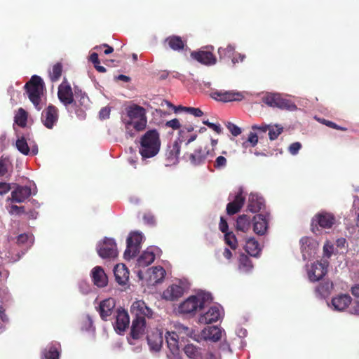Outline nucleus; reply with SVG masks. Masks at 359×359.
Returning a JSON list of instances; mask_svg holds the SVG:
<instances>
[{
  "instance_id": "obj_1",
  "label": "nucleus",
  "mask_w": 359,
  "mask_h": 359,
  "mask_svg": "<svg viewBox=\"0 0 359 359\" xmlns=\"http://www.w3.org/2000/svg\"><path fill=\"white\" fill-rule=\"evenodd\" d=\"M130 312L133 317L130 336L133 339H139L144 334L146 318H151L153 311L147 306L144 302L137 300L133 303L130 307Z\"/></svg>"
},
{
  "instance_id": "obj_2",
  "label": "nucleus",
  "mask_w": 359,
  "mask_h": 359,
  "mask_svg": "<svg viewBox=\"0 0 359 359\" xmlns=\"http://www.w3.org/2000/svg\"><path fill=\"white\" fill-rule=\"evenodd\" d=\"M140 144L139 153L142 158L155 156L159 152L161 144L158 132L155 129L148 130L141 137Z\"/></svg>"
},
{
  "instance_id": "obj_3",
  "label": "nucleus",
  "mask_w": 359,
  "mask_h": 359,
  "mask_svg": "<svg viewBox=\"0 0 359 359\" xmlns=\"http://www.w3.org/2000/svg\"><path fill=\"white\" fill-rule=\"evenodd\" d=\"M24 88L29 100L34 107L40 111L43 107L42 97L46 92V86L43 79L39 76L34 75L25 83Z\"/></svg>"
},
{
  "instance_id": "obj_4",
  "label": "nucleus",
  "mask_w": 359,
  "mask_h": 359,
  "mask_svg": "<svg viewBox=\"0 0 359 359\" xmlns=\"http://www.w3.org/2000/svg\"><path fill=\"white\" fill-rule=\"evenodd\" d=\"M90 100L86 93L75 88V100L66 109L69 114H74L81 120L85 119L86 111L89 108Z\"/></svg>"
},
{
  "instance_id": "obj_5",
  "label": "nucleus",
  "mask_w": 359,
  "mask_h": 359,
  "mask_svg": "<svg viewBox=\"0 0 359 359\" xmlns=\"http://www.w3.org/2000/svg\"><path fill=\"white\" fill-rule=\"evenodd\" d=\"M130 121L126 123V127L133 125L137 131L143 130L147 123L146 110L137 104H132L126 108Z\"/></svg>"
},
{
  "instance_id": "obj_6",
  "label": "nucleus",
  "mask_w": 359,
  "mask_h": 359,
  "mask_svg": "<svg viewBox=\"0 0 359 359\" xmlns=\"http://www.w3.org/2000/svg\"><path fill=\"white\" fill-rule=\"evenodd\" d=\"M262 101L271 107L293 111L297 109L295 104L290 100L284 98L279 93H269L262 97Z\"/></svg>"
},
{
  "instance_id": "obj_7",
  "label": "nucleus",
  "mask_w": 359,
  "mask_h": 359,
  "mask_svg": "<svg viewBox=\"0 0 359 359\" xmlns=\"http://www.w3.org/2000/svg\"><path fill=\"white\" fill-rule=\"evenodd\" d=\"M336 218L332 213L327 212H320L317 213L312 219L311 230L316 232L318 230V226L323 229H330L334 224Z\"/></svg>"
},
{
  "instance_id": "obj_8",
  "label": "nucleus",
  "mask_w": 359,
  "mask_h": 359,
  "mask_svg": "<svg viewBox=\"0 0 359 359\" xmlns=\"http://www.w3.org/2000/svg\"><path fill=\"white\" fill-rule=\"evenodd\" d=\"M329 263L327 260L317 261L311 264L307 269V275L311 282L321 280L327 273Z\"/></svg>"
},
{
  "instance_id": "obj_9",
  "label": "nucleus",
  "mask_w": 359,
  "mask_h": 359,
  "mask_svg": "<svg viewBox=\"0 0 359 359\" xmlns=\"http://www.w3.org/2000/svg\"><path fill=\"white\" fill-rule=\"evenodd\" d=\"M142 241V236L140 233L134 232L130 234L127 238V246L124 252L125 259H130L139 253Z\"/></svg>"
},
{
  "instance_id": "obj_10",
  "label": "nucleus",
  "mask_w": 359,
  "mask_h": 359,
  "mask_svg": "<svg viewBox=\"0 0 359 359\" xmlns=\"http://www.w3.org/2000/svg\"><path fill=\"white\" fill-rule=\"evenodd\" d=\"M97 251L102 258H114L118 255L116 243L112 238H106L97 245Z\"/></svg>"
},
{
  "instance_id": "obj_11",
  "label": "nucleus",
  "mask_w": 359,
  "mask_h": 359,
  "mask_svg": "<svg viewBox=\"0 0 359 359\" xmlns=\"http://www.w3.org/2000/svg\"><path fill=\"white\" fill-rule=\"evenodd\" d=\"M165 338L170 351L167 354L168 358L169 359H181L178 343L179 336L176 334V332H167Z\"/></svg>"
},
{
  "instance_id": "obj_12",
  "label": "nucleus",
  "mask_w": 359,
  "mask_h": 359,
  "mask_svg": "<svg viewBox=\"0 0 359 359\" xmlns=\"http://www.w3.org/2000/svg\"><path fill=\"white\" fill-rule=\"evenodd\" d=\"M57 97L65 108L72 104L75 100V93H73L72 88L66 79L58 87Z\"/></svg>"
},
{
  "instance_id": "obj_13",
  "label": "nucleus",
  "mask_w": 359,
  "mask_h": 359,
  "mask_svg": "<svg viewBox=\"0 0 359 359\" xmlns=\"http://www.w3.org/2000/svg\"><path fill=\"white\" fill-rule=\"evenodd\" d=\"M210 96L212 98L221 101L223 102H228L232 101H240L243 99V95L235 90H214L211 93Z\"/></svg>"
},
{
  "instance_id": "obj_14",
  "label": "nucleus",
  "mask_w": 359,
  "mask_h": 359,
  "mask_svg": "<svg viewBox=\"0 0 359 359\" xmlns=\"http://www.w3.org/2000/svg\"><path fill=\"white\" fill-rule=\"evenodd\" d=\"M58 120V109L50 104L41 114V121L48 129L53 128Z\"/></svg>"
},
{
  "instance_id": "obj_15",
  "label": "nucleus",
  "mask_w": 359,
  "mask_h": 359,
  "mask_svg": "<svg viewBox=\"0 0 359 359\" xmlns=\"http://www.w3.org/2000/svg\"><path fill=\"white\" fill-rule=\"evenodd\" d=\"M215 156L214 149H210L206 147H200L195 150L194 153L189 155V160L193 165H198L205 162L207 158Z\"/></svg>"
},
{
  "instance_id": "obj_16",
  "label": "nucleus",
  "mask_w": 359,
  "mask_h": 359,
  "mask_svg": "<svg viewBox=\"0 0 359 359\" xmlns=\"http://www.w3.org/2000/svg\"><path fill=\"white\" fill-rule=\"evenodd\" d=\"M130 318L126 311L123 309H118L116 314V320L114 327L118 334L123 332L129 326Z\"/></svg>"
},
{
  "instance_id": "obj_17",
  "label": "nucleus",
  "mask_w": 359,
  "mask_h": 359,
  "mask_svg": "<svg viewBox=\"0 0 359 359\" xmlns=\"http://www.w3.org/2000/svg\"><path fill=\"white\" fill-rule=\"evenodd\" d=\"M191 57L197 62L205 65H212L216 63V57L211 50L192 51Z\"/></svg>"
},
{
  "instance_id": "obj_18",
  "label": "nucleus",
  "mask_w": 359,
  "mask_h": 359,
  "mask_svg": "<svg viewBox=\"0 0 359 359\" xmlns=\"http://www.w3.org/2000/svg\"><path fill=\"white\" fill-rule=\"evenodd\" d=\"M32 194L31 188L27 186H18L11 192V197L8 198L13 203H22L26 201Z\"/></svg>"
},
{
  "instance_id": "obj_19",
  "label": "nucleus",
  "mask_w": 359,
  "mask_h": 359,
  "mask_svg": "<svg viewBox=\"0 0 359 359\" xmlns=\"http://www.w3.org/2000/svg\"><path fill=\"white\" fill-rule=\"evenodd\" d=\"M245 197L243 196V190L239 189L233 201L229 203L226 205V213L229 215H233L238 212L244 205Z\"/></svg>"
},
{
  "instance_id": "obj_20",
  "label": "nucleus",
  "mask_w": 359,
  "mask_h": 359,
  "mask_svg": "<svg viewBox=\"0 0 359 359\" xmlns=\"http://www.w3.org/2000/svg\"><path fill=\"white\" fill-rule=\"evenodd\" d=\"M116 302L113 298L104 299L100 303L99 313L103 320H107V318L110 316L115 308Z\"/></svg>"
},
{
  "instance_id": "obj_21",
  "label": "nucleus",
  "mask_w": 359,
  "mask_h": 359,
  "mask_svg": "<svg viewBox=\"0 0 359 359\" xmlns=\"http://www.w3.org/2000/svg\"><path fill=\"white\" fill-rule=\"evenodd\" d=\"M91 278L94 285L98 287H104L108 283V278L101 266L94 267L91 271Z\"/></svg>"
},
{
  "instance_id": "obj_22",
  "label": "nucleus",
  "mask_w": 359,
  "mask_h": 359,
  "mask_svg": "<svg viewBox=\"0 0 359 359\" xmlns=\"http://www.w3.org/2000/svg\"><path fill=\"white\" fill-rule=\"evenodd\" d=\"M182 141L175 140L172 144L168 145L165 152L166 159L168 164H175L178 162V158L180 153V144Z\"/></svg>"
},
{
  "instance_id": "obj_23",
  "label": "nucleus",
  "mask_w": 359,
  "mask_h": 359,
  "mask_svg": "<svg viewBox=\"0 0 359 359\" xmlns=\"http://www.w3.org/2000/svg\"><path fill=\"white\" fill-rule=\"evenodd\" d=\"M221 317V311L217 306H211L207 312L201 315L199 322L203 324H210L217 322Z\"/></svg>"
},
{
  "instance_id": "obj_24",
  "label": "nucleus",
  "mask_w": 359,
  "mask_h": 359,
  "mask_svg": "<svg viewBox=\"0 0 359 359\" xmlns=\"http://www.w3.org/2000/svg\"><path fill=\"white\" fill-rule=\"evenodd\" d=\"M199 304L195 296H191L179 306V312L181 313L189 314L195 313L200 309Z\"/></svg>"
},
{
  "instance_id": "obj_25",
  "label": "nucleus",
  "mask_w": 359,
  "mask_h": 359,
  "mask_svg": "<svg viewBox=\"0 0 359 359\" xmlns=\"http://www.w3.org/2000/svg\"><path fill=\"white\" fill-rule=\"evenodd\" d=\"M351 297L348 294H341L332 299V305L336 311L345 310L351 303Z\"/></svg>"
},
{
  "instance_id": "obj_26",
  "label": "nucleus",
  "mask_w": 359,
  "mask_h": 359,
  "mask_svg": "<svg viewBox=\"0 0 359 359\" xmlns=\"http://www.w3.org/2000/svg\"><path fill=\"white\" fill-rule=\"evenodd\" d=\"M114 274L116 281L121 285L127 283L129 279V271L123 264H116L114 269Z\"/></svg>"
},
{
  "instance_id": "obj_27",
  "label": "nucleus",
  "mask_w": 359,
  "mask_h": 359,
  "mask_svg": "<svg viewBox=\"0 0 359 359\" xmlns=\"http://www.w3.org/2000/svg\"><path fill=\"white\" fill-rule=\"evenodd\" d=\"M184 294V288L178 285H171L163 292V299L169 301L177 300Z\"/></svg>"
},
{
  "instance_id": "obj_28",
  "label": "nucleus",
  "mask_w": 359,
  "mask_h": 359,
  "mask_svg": "<svg viewBox=\"0 0 359 359\" xmlns=\"http://www.w3.org/2000/svg\"><path fill=\"white\" fill-rule=\"evenodd\" d=\"M147 339L151 350L158 351L161 349L163 342V333L161 332L156 330L148 334Z\"/></svg>"
},
{
  "instance_id": "obj_29",
  "label": "nucleus",
  "mask_w": 359,
  "mask_h": 359,
  "mask_svg": "<svg viewBox=\"0 0 359 359\" xmlns=\"http://www.w3.org/2000/svg\"><path fill=\"white\" fill-rule=\"evenodd\" d=\"M253 231L258 235H264L268 228V222L265 216L259 214L253 217Z\"/></svg>"
},
{
  "instance_id": "obj_30",
  "label": "nucleus",
  "mask_w": 359,
  "mask_h": 359,
  "mask_svg": "<svg viewBox=\"0 0 359 359\" xmlns=\"http://www.w3.org/2000/svg\"><path fill=\"white\" fill-rule=\"evenodd\" d=\"M264 200L257 194H250L248 198V210L252 212H258L264 208Z\"/></svg>"
},
{
  "instance_id": "obj_31",
  "label": "nucleus",
  "mask_w": 359,
  "mask_h": 359,
  "mask_svg": "<svg viewBox=\"0 0 359 359\" xmlns=\"http://www.w3.org/2000/svg\"><path fill=\"white\" fill-rule=\"evenodd\" d=\"M202 335L205 339L217 341L222 338V330L217 326H210L203 330Z\"/></svg>"
},
{
  "instance_id": "obj_32",
  "label": "nucleus",
  "mask_w": 359,
  "mask_h": 359,
  "mask_svg": "<svg viewBox=\"0 0 359 359\" xmlns=\"http://www.w3.org/2000/svg\"><path fill=\"white\" fill-rule=\"evenodd\" d=\"M333 290V283L330 280L320 283L315 289L316 295L320 298H326Z\"/></svg>"
},
{
  "instance_id": "obj_33",
  "label": "nucleus",
  "mask_w": 359,
  "mask_h": 359,
  "mask_svg": "<svg viewBox=\"0 0 359 359\" xmlns=\"http://www.w3.org/2000/svg\"><path fill=\"white\" fill-rule=\"evenodd\" d=\"M165 43H168V46L173 50L180 51L184 49L185 46V41L179 36L172 35L167 37Z\"/></svg>"
},
{
  "instance_id": "obj_34",
  "label": "nucleus",
  "mask_w": 359,
  "mask_h": 359,
  "mask_svg": "<svg viewBox=\"0 0 359 359\" xmlns=\"http://www.w3.org/2000/svg\"><path fill=\"white\" fill-rule=\"evenodd\" d=\"M172 332H176V334H177L179 338H181L182 339L192 338L194 335L193 329L181 323L175 325V330Z\"/></svg>"
},
{
  "instance_id": "obj_35",
  "label": "nucleus",
  "mask_w": 359,
  "mask_h": 359,
  "mask_svg": "<svg viewBox=\"0 0 359 359\" xmlns=\"http://www.w3.org/2000/svg\"><path fill=\"white\" fill-rule=\"evenodd\" d=\"M251 228V219L246 215L238 216L236 219V230L245 233Z\"/></svg>"
},
{
  "instance_id": "obj_36",
  "label": "nucleus",
  "mask_w": 359,
  "mask_h": 359,
  "mask_svg": "<svg viewBox=\"0 0 359 359\" xmlns=\"http://www.w3.org/2000/svg\"><path fill=\"white\" fill-rule=\"evenodd\" d=\"M245 250L252 257H257L259 254L261 249L258 242L254 238H248L245 245Z\"/></svg>"
},
{
  "instance_id": "obj_37",
  "label": "nucleus",
  "mask_w": 359,
  "mask_h": 359,
  "mask_svg": "<svg viewBox=\"0 0 359 359\" xmlns=\"http://www.w3.org/2000/svg\"><path fill=\"white\" fill-rule=\"evenodd\" d=\"M351 292L354 297V301L351 308L352 314L359 316V284L353 285L351 288Z\"/></svg>"
},
{
  "instance_id": "obj_38",
  "label": "nucleus",
  "mask_w": 359,
  "mask_h": 359,
  "mask_svg": "<svg viewBox=\"0 0 359 359\" xmlns=\"http://www.w3.org/2000/svg\"><path fill=\"white\" fill-rule=\"evenodd\" d=\"M155 259V255L152 252L145 251L137 259L139 266L145 267L151 264Z\"/></svg>"
},
{
  "instance_id": "obj_39",
  "label": "nucleus",
  "mask_w": 359,
  "mask_h": 359,
  "mask_svg": "<svg viewBox=\"0 0 359 359\" xmlns=\"http://www.w3.org/2000/svg\"><path fill=\"white\" fill-rule=\"evenodd\" d=\"M184 353L191 359H202L200 349L193 344H187L184 348Z\"/></svg>"
},
{
  "instance_id": "obj_40",
  "label": "nucleus",
  "mask_w": 359,
  "mask_h": 359,
  "mask_svg": "<svg viewBox=\"0 0 359 359\" xmlns=\"http://www.w3.org/2000/svg\"><path fill=\"white\" fill-rule=\"evenodd\" d=\"M27 113L22 109L20 108L15 116V122L20 127H25L27 124Z\"/></svg>"
},
{
  "instance_id": "obj_41",
  "label": "nucleus",
  "mask_w": 359,
  "mask_h": 359,
  "mask_svg": "<svg viewBox=\"0 0 359 359\" xmlns=\"http://www.w3.org/2000/svg\"><path fill=\"white\" fill-rule=\"evenodd\" d=\"M16 147L18 150L24 155H28L30 152V148L26 139L22 137L16 141Z\"/></svg>"
},
{
  "instance_id": "obj_42",
  "label": "nucleus",
  "mask_w": 359,
  "mask_h": 359,
  "mask_svg": "<svg viewBox=\"0 0 359 359\" xmlns=\"http://www.w3.org/2000/svg\"><path fill=\"white\" fill-rule=\"evenodd\" d=\"M62 72V65L60 62H57L53 65L52 71L50 72V79L52 82L59 80Z\"/></svg>"
},
{
  "instance_id": "obj_43",
  "label": "nucleus",
  "mask_w": 359,
  "mask_h": 359,
  "mask_svg": "<svg viewBox=\"0 0 359 359\" xmlns=\"http://www.w3.org/2000/svg\"><path fill=\"white\" fill-rule=\"evenodd\" d=\"M152 276L156 283H161L165 276V269L160 266L152 268Z\"/></svg>"
},
{
  "instance_id": "obj_44",
  "label": "nucleus",
  "mask_w": 359,
  "mask_h": 359,
  "mask_svg": "<svg viewBox=\"0 0 359 359\" xmlns=\"http://www.w3.org/2000/svg\"><path fill=\"white\" fill-rule=\"evenodd\" d=\"M45 359H59L60 353L55 346H50L43 351Z\"/></svg>"
},
{
  "instance_id": "obj_45",
  "label": "nucleus",
  "mask_w": 359,
  "mask_h": 359,
  "mask_svg": "<svg viewBox=\"0 0 359 359\" xmlns=\"http://www.w3.org/2000/svg\"><path fill=\"white\" fill-rule=\"evenodd\" d=\"M258 143V136L256 133L250 132L245 141L242 144L243 148L254 147Z\"/></svg>"
},
{
  "instance_id": "obj_46",
  "label": "nucleus",
  "mask_w": 359,
  "mask_h": 359,
  "mask_svg": "<svg viewBox=\"0 0 359 359\" xmlns=\"http://www.w3.org/2000/svg\"><path fill=\"white\" fill-rule=\"evenodd\" d=\"M199 304L200 309H203L205 304L212 301V297L210 293H198L197 295H194Z\"/></svg>"
},
{
  "instance_id": "obj_47",
  "label": "nucleus",
  "mask_w": 359,
  "mask_h": 359,
  "mask_svg": "<svg viewBox=\"0 0 359 359\" xmlns=\"http://www.w3.org/2000/svg\"><path fill=\"white\" fill-rule=\"evenodd\" d=\"M239 266L245 271H249L252 268L251 260L245 254H241L239 257Z\"/></svg>"
},
{
  "instance_id": "obj_48",
  "label": "nucleus",
  "mask_w": 359,
  "mask_h": 359,
  "mask_svg": "<svg viewBox=\"0 0 359 359\" xmlns=\"http://www.w3.org/2000/svg\"><path fill=\"white\" fill-rule=\"evenodd\" d=\"M224 240L226 243L231 247L232 249L237 248V239L233 232H226L224 234Z\"/></svg>"
},
{
  "instance_id": "obj_49",
  "label": "nucleus",
  "mask_w": 359,
  "mask_h": 359,
  "mask_svg": "<svg viewBox=\"0 0 359 359\" xmlns=\"http://www.w3.org/2000/svg\"><path fill=\"white\" fill-rule=\"evenodd\" d=\"M233 51L234 47L231 45H228L226 48H219L218 49V54L219 55V58L223 59L226 57H231Z\"/></svg>"
},
{
  "instance_id": "obj_50",
  "label": "nucleus",
  "mask_w": 359,
  "mask_h": 359,
  "mask_svg": "<svg viewBox=\"0 0 359 359\" xmlns=\"http://www.w3.org/2000/svg\"><path fill=\"white\" fill-rule=\"evenodd\" d=\"M283 131V127H279L278 126H276L275 128L269 127V139L271 140H276L278 138V137L282 133Z\"/></svg>"
},
{
  "instance_id": "obj_51",
  "label": "nucleus",
  "mask_w": 359,
  "mask_h": 359,
  "mask_svg": "<svg viewBox=\"0 0 359 359\" xmlns=\"http://www.w3.org/2000/svg\"><path fill=\"white\" fill-rule=\"evenodd\" d=\"M318 121L330 127V128H334V129H337V130H342V131H345L346 130V128H344V127H341V126H338L337 124H336L335 123L332 122V121H328V120H326L325 118H318Z\"/></svg>"
},
{
  "instance_id": "obj_52",
  "label": "nucleus",
  "mask_w": 359,
  "mask_h": 359,
  "mask_svg": "<svg viewBox=\"0 0 359 359\" xmlns=\"http://www.w3.org/2000/svg\"><path fill=\"white\" fill-rule=\"evenodd\" d=\"M226 126L233 136H238L241 133V129L233 123L228 122Z\"/></svg>"
},
{
  "instance_id": "obj_53",
  "label": "nucleus",
  "mask_w": 359,
  "mask_h": 359,
  "mask_svg": "<svg viewBox=\"0 0 359 359\" xmlns=\"http://www.w3.org/2000/svg\"><path fill=\"white\" fill-rule=\"evenodd\" d=\"M184 111L189 113L195 117H201L203 115V112L199 108L189 107L188 108H183Z\"/></svg>"
},
{
  "instance_id": "obj_54",
  "label": "nucleus",
  "mask_w": 359,
  "mask_h": 359,
  "mask_svg": "<svg viewBox=\"0 0 359 359\" xmlns=\"http://www.w3.org/2000/svg\"><path fill=\"white\" fill-rule=\"evenodd\" d=\"M227 161L225 157L222 156H218L214 163V167L217 169H222L226 165Z\"/></svg>"
},
{
  "instance_id": "obj_55",
  "label": "nucleus",
  "mask_w": 359,
  "mask_h": 359,
  "mask_svg": "<svg viewBox=\"0 0 359 359\" xmlns=\"http://www.w3.org/2000/svg\"><path fill=\"white\" fill-rule=\"evenodd\" d=\"M9 162L6 158H0V177L4 176L8 172Z\"/></svg>"
},
{
  "instance_id": "obj_56",
  "label": "nucleus",
  "mask_w": 359,
  "mask_h": 359,
  "mask_svg": "<svg viewBox=\"0 0 359 359\" xmlns=\"http://www.w3.org/2000/svg\"><path fill=\"white\" fill-rule=\"evenodd\" d=\"M167 127L171 128L173 130H178L181 128V124L177 118H173L165 123Z\"/></svg>"
},
{
  "instance_id": "obj_57",
  "label": "nucleus",
  "mask_w": 359,
  "mask_h": 359,
  "mask_svg": "<svg viewBox=\"0 0 359 359\" xmlns=\"http://www.w3.org/2000/svg\"><path fill=\"white\" fill-rule=\"evenodd\" d=\"M302 148V144L299 142L292 143L289 147V151L292 155H296Z\"/></svg>"
},
{
  "instance_id": "obj_58",
  "label": "nucleus",
  "mask_w": 359,
  "mask_h": 359,
  "mask_svg": "<svg viewBox=\"0 0 359 359\" xmlns=\"http://www.w3.org/2000/svg\"><path fill=\"white\" fill-rule=\"evenodd\" d=\"M102 48H105V50H104V53L106 55L111 54L114 51V48L111 46H109L108 44H107V43H103V44H102L100 46H95L94 48V49L97 50V51H99Z\"/></svg>"
},
{
  "instance_id": "obj_59",
  "label": "nucleus",
  "mask_w": 359,
  "mask_h": 359,
  "mask_svg": "<svg viewBox=\"0 0 359 359\" xmlns=\"http://www.w3.org/2000/svg\"><path fill=\"white\" fill-rule=\"evenodd\" d=\"M219 230L224 234H226V232H229L228 231V229H229L228 223H227L226 220L223 217H220V222H219Z\"/></svg>"
},
{
  "instance_id": "obj_60",
  "label": "nucleus",
  "mask_w": 359,
  "mask_h": 359,
  "mask_svg": "<svg viewBox=\"0 0 359 359\" xmlns=\"http://www.w3.org/2000/svg\"><path fill=\"white\" fill-rule=\"evenodd\" d=\"M11 184L6 182H0V196L7 194L11 190Z\"/></svg>"
},
{
  "instance_id": "obj_61",
  "label": "nucleus",
  "mask_w": 359,
  "mask_h": 359,
  "mask_svg": "<svg viewBox=\"0 0 359 359\" xmlns=\"http://www.w3.org/2000/svg\"><path fill=\"white\" fill-rule=\"evenodd\" d=\"M110 109L109 107H103L100 109L99 116L100 119H106L109 118Z\"/></svg>"
},
{
  "instance_id": "obj_62",
  "label": "nucleus",
  "mask_w": 359,
  "mask_h": 359,
  "mask_svg": "<svg viewBox=\"0 0 359 359\" xmlns=\"http://www.w3.org/2000/svg\"><path fill=\"white\" fill-rule=\"evenodd\" d=\"M29 238V235L27 233H22L17 236V243L22 245L27 243Z\"/></svg>"
},
{
  "instance_id": "obj_63",
  "label": "nucleus",
  "mask_w": 359,
  "mask_h": 359,
  "mask_svg": "<svg viewBox=\"0 0 359 359\" xmlns=\"http://www.w3.org/2000/svg\"><path fill=\"white\" fill-rule=\"evenodd\" d=\"M300 245L302 251H305L306 246H309L310 243V238L309 237H303L300 239Z\"/></svg>"
},
{
  "instance_id": "obj_64",
  "label": "nucleus",
  "mask_w": 359,
  "mask_h": 359,
  "mask_svg": "<svg viewBox=\"0 0 359 359\" xmlns=\"http://www.w3.org/2000/svg\"><path fill=\"white\" fill-rule=\"evenodd\" d=\"M15 212L17 214L24 213L25 208L23 206H18L16 205H13L11 207V213Z\"/></svg>"
}]
</instances>
